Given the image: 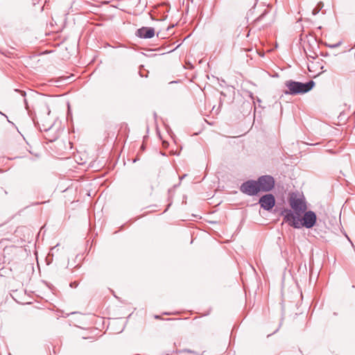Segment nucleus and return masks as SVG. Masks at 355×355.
I'll list each match as a JSON object with an SVG mask.
<instances>
[{
	"mask_svg": "<svg viewBox=\"0 0 355 355\" xmlns=\"http://www.w3.org/2000/svg\"><path fill=\"white\" fill-rule=\"evenodd\" d=\"M184 352L189 353V354H194L195 353L194 351H193L191 349H184Z\"/></svg>",
	"mask_w": 355,
	"mask_h": 355,
	"instance_id": "f8f14e48",
	"label": "nucleus"
},
{
	"mask_svg": "<svg viewBox=\"0 0 355 355\" xmlns=\"http://www.w3.org/2000/svg\"><path fill=\"white\" fill-rule=\"evenodd\" d=\"M184 176H186V175H184V176H182V178H180V180H182L183 178H184Z\"/></svg>",
	"mask_w": 355,
	"mask_h": 355,
	"instance_id": "5701e85b",
	"label": "nucleus"
},
{
	"mask_svg": "<svg viewBox=\"0 0 355 355\" xmlns=\"http://www.w3.org/2000/svg\"><path fill=\"white\" fill-rule=\"evenodd\" d=\"M141 150H143L145 149V147H144V145H142V146H141Z\"/></svg>",
	"mask_w": 355,
	"mask_h": 355,
	"instance_id": "aec40b11",
	"label": "nucleus"
},
{
	"mask_svg": "<svg viewBox=\"0 0 355 355\" xmlns=\"http://www.w3.org/2000/svg\"><path fill=\"white\" fill-rule=\"evenodd\" d=\"M15 92H17L20 93V94H21V96L22 97H25V96H26V92H25L24 91H21V90H19V89H15Z\"/></svg>",
	"mask_w": 355,
	"mask_h": 355,
	"instance_id": "9d476101",
	"label": "nucleus"
},
{
	"mask_svg": "<svg viewBox=\"0 0 355 355\" xmlns=\"http://www.w3.org/2000/svg\"><path fill=\"white\" fill-rule=\"evenodd\" d=\"M276 202L275 198L272 193H266L259 198L258 203L261 208L270 211L275 207Z\"/></svg>",
	"mask_w": 355,
	"mask_h": 355,
	"instance_id": "423d86ee",
	"label": "nucleus"
},
{
	"mask_svg": "<svg viewBox=\"0 0 355 355\" xmlns=\"http://www.w3.org/2000/svg\"><path fill=\"white\" fill-rule=\"evenodd\" d=\"M341 42H338V43L336 44H326L325 45L331 49H334V48H337L339 46H340L341 44Z\"/></svg>",
	"mask_w": 355,
	"mask_h": 355,
	"instance_id": "1a4fd4ad",
	"label": "nucleus"
},
{
	"mask_svg": "<svg viewBox=\"0 0 355 355\" xmlns=\"http://www.w3.org/2000/svg\"><path fill=\"white\" fill-rule=\"evenodd\" d=\"M0 114L5 116L8 119V116L6 114H3L1 112H0Z\"/></svg>",
	"mask_w": 355,
	"mask_h": 355,
	"instance_id": "4be33fe9",
	"label": "nucleus"
},
{
	"mask_svg": "<svg viewBox=\"0 0 355 355\" xmlns=\"http://www.w3.org/2000/svg\"><path fill=\"white\" fill-rule=\"evenodd\" d=\"M155 318L156 319H159V318H160V316H159V315H155Z\"/></svg>",
	"mask_w": 355,
	"mask_h": 355,
	"instance_id": "412c9836",
	"label": "nucleus"
},
{
	"mask_svg": "<svg viewBox=\"0 0 355 355\" xmlns=\"http://www.w3.org/2000/svg\"><path fill=\"white\" fill-rule=\"evenodd\" d=\"M284 84L288 89L287 90L284 91V94L292 96L308 93L315 85V83L313 80H309L306 83H302L293 80H288L285 82Z\"/></svg>",
	"mask_w": 355,
	"mask_h": 355,
	"instance_id": "f03ea898",
	"label": "nucleus"
},
{
	"mask_svg": "<svg viewBox=\"0 0 355 355\" xmlns=\"http://www.w3.org/2000/svg\"><path fill=\"white\" fill-rule=\"evenodd\" d=\"M165 315H170V313H164Z\"/></svg>",
	"mask_w": 355,
	"mask_h": 355,
	"instance_id": "b1692460",
	"label": "nucleus"
},
{
	"mask_svg": "<svg viewBox=\"0 0 355 355\" xmlns=\"http://www.w3.org/2000/svg\"><path fill=\"white\" fill-rule=\"evenodd\" d=\"M136 35L140 38L150 39L155 35V29L153 27H141L137 30Z\"/></svg>",
	"mask_w": 355,
	"mask_h": 355,
	"instance_id": "0eeeda50",
	"label": "nucleus"
},
{
	"mask_svg": "<svg viewBox=\"0 0 355 355\" xmlns=\"http://www.w3.org/2000/svg\"><path fill=\"white\" fill-rule=\"evenodd\" d=\"M44 110L47 112L48 114H50L51 110H49V107L47 105L45 106V109Z\"/></svg>",
	"mask_w": 355,
	"mask_h": 355,
	"instance_id": "dca6fc26",
	"label": "nucleus"
},
{
	"mask_svg": "<svg viewBox=\"0 0 355 355\" xmlns=\"http://www.w3.org/2000/svg\"><path fill=\"white\" fill-rule=\"evenodd\" d=\"M78 284L76 282H71L70 286L72 288H76L78 286Z\"/></svg>",
	"mask_w": 355,
	"mask_h": 355,
	"instance_id": "9b49d317",
	"label": "nucleus"
},
{
	"mask_svg": "<svg viewBox=\"0 0 355 355\" xmlns=\"http://www.w3.org/2000/svg\"><path fill=\"white\" fill-rule=\"evenodd\" d=\"M110 1H111V0H101V3L105 5L110 3Z\"/></svg>",
	"mask_w": 355,
	"mask_h": 355,
	"instance_id": "ddd939ff",
	"label": "nucleus"
},
{
	"mask_svg": "<svg viewBox=\"0 0 355 355\" xmlns=\"http://www.w3.org/2000/svg\"><path fill=\"white\" fill-rule=\"evenodd\" d=\"M289 205L291 210L296 216H301L307 209L305 200L301 198L291 196L289 198Z\"/></svg>",
	"mask_w": 355,
	"mask_h": 355,
	"instance_id": "7ed1b4c3",
	"label": "nucleus"
},
{
	"mask_svg": "<svg viewBox=\"0 0 355 355\" xmlns=\"http://www.w3.org/2000/svg\"><path fill=\"white\" fill-rule=\"evenodd\" d=\"M255 99H256V101H257L258 103H261V99H260L259 97H256V98H255Z\"/></svg>",
	"mask_w": 355,
	"mask_h": 355,
	"instance_id": "6ab92c4d",
	"label": "nucleus"
},
{
	"mask_svg": "<svg viewBox=\"0 0 355 355\" xmlns=\"http://www.w3.org/2000/svg\"><path fill=\"white\" fill-rule=\"evenodd\" d=\"M240 191L249 196H257L260 192L257 180H248L243 182L240 187Z\"/></svg>",
	"mask_w": 355,
	"mask_h": 355,
	"instance_id": "20e7f679",
	"label": "nucleus"
},
{
	"mask_svg": "<svg viewBox=\"0 0 355 355\" xmlns=\"http://www.w3.org/2000/svg\"><path fill=\"white\" fill-rule=\"evenodd\" d=\"M257 180L260 189V191L269 192L272 191L275 187V179L270 175H261L259 177Z\"/></svg>",
	"mask_w": 355,
	"mask_h": 355,
	"instance_id": "39448f33",
	"label": "nucleus"
},
{
	"mask_svg": "<svg viewBox=\"0 0 355 355\" xmlns=\"http://www.w3.org/2000/svg\"><path fill=\"white\" fill-rule=\"evenodd\" d=\"M302 214L296 216L291 209L287 208L283 209L280 212L284 222L295 229L313 227L317 222L316 214L313 211L306 209Z\"/></svg>",
	"mask_w": 355,
	"mask_h": 355,
	"instance_id": "f257e3e1",
	"label": "nucleus"
},
{
	"mask_svg": "<svg viewBox=\"0 0 355 355\" xmlns=\"http://www.w3.org/2000/svg\"><path fill=\"white\" fill-rule=\"evenodd\" d=\"M324 4L322 2H319L317 6L313 9L312 14L316 15L323 8Z\"/></svg>",
	"mask_w": 355,
	"mask_h": 355,
	"instance_id": "6e6552de",
	"label": "nucleus"
},
{
	"mask_svg": "<svg viewBox=\"0 0 355 355\" xmlns=\"http://www.w3.org/2000/svg\"><path fill=\"white\" fill-rule=\"evenodd\" d=\"M266 14V12L265 11L262 15H261L257 20H260Z\"/></svg>",
	"mask_w": 355,
	"mask_h": 355,
	"instance_id": "f3484780",
	"label": "nucleus"
},
{
	"mask_svg": "<svg viewBox=\"0 0 355 355\" xmlns=\"http://www.w3.org/2000/svg\"><path fill=\"white\" fill-rule=\"evenodd\" d=\"M24 103H25V105H26V109H28V105H27L26 99V98H24Z\"/></svg>",
	"mask_w": 355,
	"mask_h": 355,
	"instance_id": "a211bd4d",
	"label": "nucleus"
},
{
	"mask_svg": "<svg viewBox=\"0 0 355 355\" xmlns=\"http://www.w3.org/2000/svg\"><path fill=\"white\" fill-rule=\"evenodd\" d=\"M249 96L252 101H254L256 98V97L254 96V94L252 92L249 93Z\"/></svg>",
	"mask_w": 355,
	"mask_h": 355,
	"instance_id": "4468645a",
	"label": "nucleus"
},
{
	"mask_svg": "<svg viewBox=\"0 0 355 355\" xmlns=\"http://www.w3.org/2000/svg\"><path fill=\"white\" fill-rule=\"evenodd\" d=\"M307 56H309V57H310V58H313V59H315V58H317V56H318V55H317V54H316V53H313V55H308V54H307Z\"/></svg>",
	"mask_w": 355,
	"mask_h": 355,
	"instance_id": "2eb2a0df",
	"label": "nucleus"
}]
</instances>
